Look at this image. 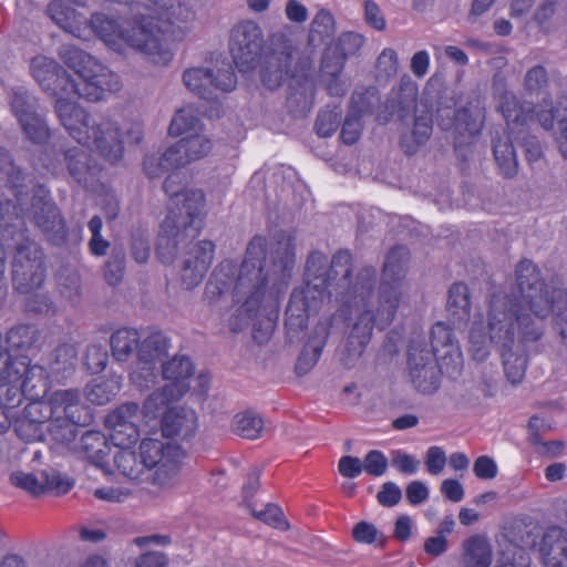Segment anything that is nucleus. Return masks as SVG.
<instances>
[{"instance_id":"nucleus-1","label":"nucleus","mask_w":567,"mask_h":567,"mask_svg":"<svg viewBox=\"0 0 567 567\" xmlns=\"http://www.w3.org/2000/svg\"><path fill=\"white\" fill-rule=\"evenodd\" d=\"M266 252L265 238L254 237L248 244L237 277L230 280L235 266L231 261H223L205 286V299L214 303L231 288L233 301L240 303L247 316L251 317L262 301L267 284L285 277L295 265V244L286 234H280L271 246V272L267 269Z\"/></svg>"},{"instance_id":"nucleus-2","label":"nucleus","mask_w":567,"mask_h":567,"mask_svg":"<svg viewBox=\"0 0 567 567\" xmlns=\"http://www.w3.org/2000/svg\"><path fill=\"white\" fill-rule=\"evenodd\" d=\"M161 224L156 254L165 265H172L182 249H186L181 267V279L187 289H194L205 278L215 255V244L200 240L193 244L204 227L205 195L202 190H186L175 202Z\"/></svg>"},{"instance_id":"nucleus-3","label":"nucleus","mask_w":567,"mask_h":567,"mask_svg":"<svg viewBox=\"0 0 567 567\" xmlns=\"http://www.w3.org/2000/svg\"><path fill=\"white\" fill-rule=\"evenodd\" d=\"M352 272L351 254L348 250L337 251L329 275L337 301L343 307H369L377 313L380 327H388L398 310L409 302L408 282L380 278L375 293L377 269L373 266H363L354 276Z\"/></svg>"},{"instance_id":"nucleus-4","label":"nucleus","mask_w":567,"mask_h":567,"mask_svg":"<svg viewBox=\"0 0 567 567\" xmlns=\"http://www.w3.org/2000/svg\"><path fill=\"white\" fill-rule=\"evenodd\" d=\"M517 292L499 290L494 292L487 303L485 326L473 324L470 331L468 351L475 361L483 362L491 353L489 346L507 347L520 341H538L543 337V324L532 312Z\"/></svg>"},{"instance_id":"nucleus-5","label":"nucleus","mask_w":567,"mask_h":567,"mask_svg":"<svg viewBox=\"0 0 567 567\" xmlns=\"http://www.w3.org/2000/svg\"><path fill=\"white\" fill-rule=\"evenodd\" d=\"M0 229L3 240L12 241V279L17 290L28 293L40 287L45 271L43 252L28 236L24 219L10 199L0 203Z\"/></svg>"},{"instance_id":"nucleus-6","label":"nucleus","mask_w":567,"mask_h":567,"mask_svg":"<svg viewBox=\"0 0 567 567\" xmlns=\"http://www.w3.org/2000/svg\"><path fill=\"white\" fill-rule=\"evenodd\" d=\"M54 107L63 127L79 144L95 151L110 163L122 158L124 145L116 122L105 116L91 117L69 99H58Z\"/></svg>"},{"instance_id":"nucleus-7","label":"nucleus","mask_w":567,"mask_h":567,"mask_svg":"<svg viewBox=\"0 0 567 567\" xmlns=\"http://www.w3.org/2000/svg\"><path fill=\"white\" fill-rule=\"evenodd\" d=\"M417 92V84L409 75H403L399 86L391 91L385 102V111L391 117L405 121L414 115L412 128L403 133L400 140L402 151L409 156L414 155L429 141L433 127L430 111L416 109Z\"/></svg>"},{"instance_id":"nucleus-8","label":"nucleus","mask_w":567,"mask_h":567,"mask_svg":"<svg viewBox=\"0 0 567 567\" xmlns=\"http://www.w3.org/2000/svg\"><path fill=\"white\" fill-rule=\"evenodd\" d=\"M59 56L75 72V78H72L75 96L96 102L103 99L105 92L121 89L118 75L83 50L72 44H62Z\"/></svg>"},{"instance_id":"nucleus-9","label":"nucleus","mask_w":567,"mask_h":567,"mask_svg":"<svg viewBox=\"0 0 567 567\" xmlns=\"http://www.w3.org/2000/svg\"><path fill=\"white\" fill-rule=\"evenodd\" d=\"M515 274L528 310L540 322L542 319L553 313L555 329L559 333L561 342L567 346V306L561 305L559 300L549 298V291L545 288L540 270L533 261L522 260L517 265Z\"/></svg>"},{"instance_id":"nucleus-10","label":"nucleus","mask_w":567,"mask_h":567,"mask_svg":"<svg viewBox=\"0 0 567 567\" xmlns=\"http://www.w3.org/2000/svg\"><path fill=\"white\" fill-rule=\"evenodd\" d=\"M13 205L28 215L49 243L54 246L66 243L69 230L65 220L44 186L30 187L25 203L22 206L18 203Z\"/></svg>"},{"instance_id":"nucleus-11","label":"nucleus","mask_w":567,"mask_h":567,"mask_svg":"<svg viewBox=\"0 0 567 567\" xmlns=\"http://www.w3.org/2000/svg\"><path fill=\"white\" fill-rule=\"evenodd\" d=\"M122 41L155 64L166 65L173 58L163 32L150 17L124 21Z\"/></svg>"},{"instance_id":"nucleus-12","label":"nucleus","mask_w":567,"mask_h":567,"mask_svg":"<svg viewBox=\"0 0 567 567\" xmlns=\"http://www.w3.org/2000/svg\"><path fill=\"white\" fill-rule=\"evenodd\" d=\"M408 368L414 388L426 394L434 393L440 388L441 374H446L442 361L429 350L426 337L422 333H415L410 340Z\"/></svg>"},{"instance_id":"nucleus-13","label":"nucleus","mask_w":567,"mask_h":567,"mask_svg":"<svg viewBox=\"0 0 567 567\" xmlns=\"http://www.w3.org/2000/svg\"><path fill=\"white\" fill-rule=\"evenodd\" d=\"M179 463H90L95 471L106 480L122 483L130 481L134 484H142L154 487H162L169 483V472L175 470Z\"/></svg>"},{"instance_id":"nucleus-14","label":"nucleus","mask_w":567,"mask_h":567,"mask_svg":"<svg viewBox=\"0 0 567 567\" xmlns=\"http://www.w3.org/2000/svg\"><path fill=\"white\" fill-rule=\"evenodd\" d=\"M264 48V32L257 22L244 20L230 30L229 52L240 72H248L258 65Z\"/></svg>"},{"instance_id":"nucleus-15","label":"nucleus","mask_w":567,"mask_h":567,"mask_svg":"<svg viewBox=\"0 0 567 567\" xmlns=\"http://www.w3.org/2000/svg\"><path fill=\"white\" fill-rule=\"evenodd\" d=\"M185 86L204 100L215 99L216 91L230 92L236 87L237 79L228 62H220L214 68H189L183 73Z\"/></svg>"},{"instance_id":"nucleus-16","label":"nucleus","mask_w":567,"mask_h":567,"mask_svg":"<svg viewBox=\"0 0 567 567\" xmlns=\"http://www.w3.org/2000/svg\"><path fill=\"white\" fill-rule=\"evenodd\" d=\"M10 484L24 491L30 496L39 498L44 495L62 496L75 485V480L54 468L37 472L13 471L9 475Z\"/></svg>"},{"instance_id":"nucleus-17","label":"nucleus","mask_w":567,"mask_h":567,"mask_svg":"<svg viewBox=\"0 0 567 567\" xmlns=\"http://www.w3.org/2000/svg\"><path fill=\"white\" fill-rule=\"evenodd\" d=\"M321 284L308 282L301 289H295L290 296L286 309L285 327L290 342L307 328V321L311 312H317L322 300Z\"/></svg>"},{"instance_id":"nucleus-18","label":"nucleus","mask_w":567,"mask_h":567,"mask_svg":"<svg viewBox=\"0 0 567 567\" xmlns=\"http://www.w3.org/2000/svg\"><path fill=\"white\" fill-rule=\"evenodd\" d=\"M169 349L167 337L161 331H153L145 337L138 347V368L133 371L132 380L140 388H150L155 383V365L165 362Z\"/></svg>"},{"instance_id":"nucleus-19","label":"nucleus","mask_w":567,"mask_h":567,"mask_svg":"<svg viewBox=\"0 0 567 567\" xmlns=\"http://www.w3.org/2000/svg\"><path fill=\"white\" fill-rule=\"evenodd\" d=\"M140 419V406L134 402H126L107 414L105 425L112 431L111 441L115 449L124 452L137 441Z\"/></svg>"},{"instance_id":"nucleus-20","label":"nucleus","mask_w":567,"mask_h":567,"mask_svg":"<svg viewBox=\"0 0 567 567\" xmlns=\"http://www.w3.org/2000/svg\"><path fill=\"white\" fill-rule=\"evenodd\" d=\"M429 350L442 361V369L450 378H456L463 369V357L450 327L443 322L433 324Z\"/></svg>"},{"instance_id":"nucleus-21","label":"nucleus","mask_w":567,"mask_h":567,"mask_svg":"<svg viewBox=\"0 0 567 567\" xmlns=\"http://www.w3.org/2000/svg\"><path fill=\"white\" fill-rule=\"evenodd\" d=\"M31 74L44 91L60 99L74 95L72 76L66 73L53 59L39 55L31 60Z\"/></svg>"},{"instance_id":"nucleus-22","label":"nucleus","mask_w":567,"mask_h":567,"mask_svg":"<svg viewBox=\"0 0 567 567\" xmlns=\"http://www.w3.org/2000/svg\"><path fill=\"white\" fill-rule=\"evenodd\" d=\"M493 94L496 101V109L508 126H524L528 121L533 120V110L507 87L506 80L503 76H494Z\"/></svg>"},{"instance_id":"nucleus-23","label":"nucleus","mask_w":567,"mask_h":567,"mask_svg":"<svg viewBox=\"0 0 567 567\" xmlns=\"http://www.w3.org/2000/svg\"><path fill=\"white\" fill-rule=\"evenodd\" d=\"M292 45L282 40L280 50L274 49L265 56L261 68V81L270 90L277 89L287 78L292 55Z\"/></svg>"},{"instance_id":"nucleus-24","label":"nucleus","mask_w":567,"mask_h":567,"mask_svg":"<svg viewBox=\"0 0 567 567\" xmlns=\"http://www.w3.org/2000/svg\"><path fill=\"white\" fill-rule=\"evenodd\" d=\"M53 416L70 417L75 422H91L90 410L82 403L79 390H56L49 396Z\"/></svg>"},{"instance_id":"nucleus-25","label":"nucleus","mask_w":567,"mask_h":567,"mask_svg":"<svg viewBox=\"0 0 567 567\" xmlns=\"http://www.w3.org/2000/svg\"><path fill=\"white\" fill-rule=\"evenodd\" d=\"M161 426L165 437H189L198 427V417L190 408L173 406L164 412Z\"/></svg>"},{"instance_id":"nucleus-26","label":"nucleus","mask_w":567,"mask_h":567,"mask_svg":"<svg viewBox=\"0 0 567 567\" xmlns=\"http://www.w3.org/2000/svg\"><path fill=\"white\" fill-rule=\"evenodd\" d=\"M0 183L12 189L16 202L22 206L29 197V188L32 187L31 181L14 164L10 153L0 147Z\"/></svg>"},{"instance_id":"nucleus-27","label":"nucleus","mask_w":567,"mask_h":567,"mask_svg":"<svg viewBox=\"0 0 567 567\" xmlns=\"http://www.w3.org/2000/svg\"><path fill=\"white\" fill-rule=\"evenodd\" d=\"M539 551L546 567H567V530L560 526L547 527Z\"/></svg>"},{"instance_id":"nucleus-28","label":"nucleus","mask_w":567,"mask_h":567,"mask_svg":"<svg viewBox=\"0 0 567 567\" xmlns=\"http://www.w3.org/2000/svg\"><path fill=\"white\" fill-rule=\"evenodd\" d=\"M331 319L320 321L313 329L296 362V372L305 375L312 370L319 360L322 349L330 334Z\"/></svg>"},{"instance_id":"nucleus-29","label":"nucleus","mask_w":567,"mask_h":567,"mask_svg":"<svg viewBox=\"0 0 567 567\" xmlns=\"http://www.w3.org/2000/svg\"><path fill=\"white\" fill-rule=\"evenodd\" d=\"M210 150V140L199 131L194 134L186 135L168 147L167 156H176L174 161L183 167L192 162L203 158Z\"/></svg>"},{"instance_id":"nucleus-30","label":"nucleus","mask_w":567,"mask_h":567,"mask_svg":"<svg viewBox=\"0 0 567 567\" xmlns=\"http://www.w3.org/2000/svg\"><path fill=\"white\" fill-rule=\"evenodd\" d=\"M535 341H520L507 347L496 348L501 354L504 374L512 385L522 383L527 369L526 344Z\"/></svg>"},{"instance_id":"nucleus-31","label":"nucleus","mask_w":567,"mask_h":567,"mask_svg":"<svg viewBox=\"0 0 567 567\" xmlns=\"http://www.w3.org/2000/svg\"><path fill=\"white\" fill-rule=\"evenodd\" d=\"M536 117L537 122L545 130L554 128L555 123L557 124V143L561 155L567 158V99H561L556 107L536 109L533 117Z\"/></svg>"},{"instance_id":"nucleus-32","label":"nucleus","mask_w":567,"mask_h":567,"mask_svg":"<svg viewBox=\"0 0 567 567\" xmlns=\"http://www.w3.org/2000/svg\"><path fill=\"white\" fill-rule=\"evenodd\" d=\"M493 156L499 174L512 179L518 173V158L509 133L503 132L492 140Z\"/></svg>"},{"instance_id":"nucleus-33","label":"nucleus","mask_w":567,"mask_h":567,"mask_svg":"<svg viewBox=\"0 0 567 567\" xmlns=\"http://www.w3.org/2000/svg\"><path fill=\"white\" fill-rule=\"evenodd\" d=\"M188 389L187 383L171 382L155 390L144 402V415L151 419L156 417L169 403L181 400Z\"/></svg>"},{"instance_id":"nucleus-34","label":"nucleus","mask_w":567,"mask_h":567,"mask_svg":"<svg viewBox=\"0 0 567 567\" xmlns=\"http://www.w3.org/2000/svg\"><path fill=\"white\" fill-rule=\"evenodd\" d=\"M76 349L72 344H61L49 355L47 371L56 381L69 378L75 370Z\"/></svg>"},{"instance_id":"nucleus-35","label":"nucleus","mask_w":567,"mask_h":567,"mask_svg":"<svg viewBox=\"0 0 567 567\" xmlns=\"http://www.w3.org/2000/svg\"><path fill=\"white\" fill-rule=\"evenodd\" d=\"M327 256L320 251H313L309 255L306 262V275L308 277V282L321 284L322 287H318L322 289V300L324 297H334L337 299L336 289L330 285L329 275L331 271L333 257L331 258L330 266L327 269Z\"/></svg>"},{"instance_id":"nucleus-36","label":"nucleus","mask_w":567,"mask_h":567,"mask_svg":"<svg viewBox=\"0 0 567 567\" xmlns=\"http://www.w3.org/2000/svg\"><path fill=\"white\" fill-rule=\"evenodd\" d=\"M140 454L142 461H177L185 457V452L176 442H163L146 437L141 442Z\"/></svg>"},{"instance_id":"nucleus-37","label":"nucleus","mask_w":567,"mask_h":567,"mask_svg":"<svg viewBox=\"0 0 567 567\" xmlns=\"http://www.w3.org/2000/svg\"><path fill=\"white\" fill-rule=\"evenodd\" d=\"M462 559L465 567H489L492 547L485 536L473 535L463 543Z\"/></svg>"},{"instance_id":"nucleus-38","label":"nucleus","mask_w":567,"mask_h":567,"mask_svg":"<svg viewBox=\"0 0 567 567\" xmlns=\"http://www.w3.org/2000/svg\"><path fill=\"white\" fill-rule=\"evenodd\" d=\"M20 372H23L21 378L22 388L31 399H39L43 396L48 389V371L40 365H30L25 358V363L17 365Z\"/></svg>"},{"instance_id":"nucleus-39","label":"nucleus","mask_w":567,"mask_h":567,"mask_svg":"<svg viewBox=\"0 0 567 567\" xmlns=\"http://www.w3.org/2000/svg\"><path fill=\"white\" fill-rule=\"evenodd\" d=\"M230 430L235 435L246 440H257L266 431L262 417L254 411L239 412L234 415Z\"/></svg>"},{"instance_id":"nucleus-40","label":"nucleus","mask_w":567,"mask_h":567,"mask_svg":"<svg viewBox=\"0 0 567 567\" xmlns=\"http://www.w3.org/2000/svg\"><path fill=\"white\" fill-rule=\"evenodd\" d=\"M410 251L405 246H395L385 255L381 278L406 281Z\"/></svg>"},{"instance_id":"nucleus-41","label":"nucleus","mask_w":567,"mask_h":567,"mask_svg":"<svg viewBox=\"0 0 567 567\" xmlns=\"http://www.w3.org/2000/svg\"><path fill=\"white\" fill-rule=\"evenodd\" d=\"M64 159L70 176L79 184L86 185L95 175V167L90 164V157L83 150L74 147L65 151Z\"/></svg>"},{"instance_id":"nucleus-42","label":"nucleus","mask_w":567,"mask_h":567,"mask_svg":"<svg viewBox=\"0 0 567 567\" xmlns=\"http://www.w3.org/2000/svg\"><path fill=\"white\" fill-rule=\"evenodd\" d=\"M140 336L134 329H118L111 336L112 355L118 362H125L138 350Z\"/></svg>"},{"instance_id":"nucleus-43","label":"nucleus","mask_w":567,"mask_h":567,"mask_svg":"<svg viewBox=\"0 0 567 567\" xmlns=\"http://www.w3.org/2000/svg\"><path fill=\"white\" fill-rule=\"evenodd\" d=\"M346 308L350 311L354 310L359 313L348 338L351 339L352 342L357 341L363 346H367L370 342L374 324L380 326L378 323L377 313H374L369 307Z\"/></svg>"},{"instance_id":"nucleus-44","label":"nucleus","mask_w":567,"mask_h":567,"mask_svg":"<svg viewBox=\"0 0 567 567\" xmlns=\"http://www.w3.org/2000/svg\"><path fill=\"white\" fill-rule=\"evenodd\" d=\"M336 32V23L333 16L328 10H320L315 16L310 24L308 43L318 47L326 43L333 37Z\"/></svg>"},{"instance_id":"nucleus-45","label":"nucleus","mask_w":567,"mask_h":567,"mask_svg":"<svg viewBox=\"0 0 567 567\" xmlns=\"http://www.w3.org/2000/svg\"><path fill=\"white\" fill-rule=\"evenodd\" d=\"M447 121L442 120L441 127L445 131H454L461 137H472L477 132V126L471 118L466 109L445 110Z\"/></svg>"},{"instance_id":"nucleus-46","label":"nucleus","mask_w":567,"mask_h":567,"mask_svg":"<svg viewBox=\"0 0 567 567\" xmlns=\"http://www.w3.org/2000/svg\"><path fill=\"white\" fill-rule=\"evenodd\" d=\"M81 450L87 461H102L110 456L112 445L101 432L87 431L81 437Z\"/></svg>"},{"instance_id":"nucleus-47","label":"nucleus","mask_w":567,"mask_h":567,"mask_svg":"<svg viewBox=\"0 0 567 567\" xmlns=\"http://www.w3.org/2000/svg\"><path fill=\"white\" fill-rule=\"evenodd\" d=\"M202 131L196 111L190 106L179 109L173 116L168 132L173 136L189 135Z\"/></svg>"},{"instance_id":"nucleus-48","label":"nucleus","mask_w":567,"mask_h":567,"mask_svg":"<svg viewBox=\"0 0 567 567\" xmlns=\"http://www.w3.org/2000/svg\"><path fill=\"white\" fill-rule=\"evenodd\" d=\"M447 309L457 320H467L471 312V297L466 285L462 282L452 285L449 291Z\"/></svg>"},{"instance_id":"nucleus-49","label":"nucleus","mask_w":567,"mask_h":567,"mask_svg":"<svg viewBox=\"0 0 567 567\" xmlns=\"http://www.w3.org/2000/svg\"><path fill=\"white\" fill-rule=\"evenodd\" d=\"M51 20L66 32L74 33L79 30L81 21L76 12L64 6L62 0H52L47 9Z\"/></svg>"},{"instance_id":"nucleus-50","label":"nucleus","mask_w":567,"mask_h":567,"mask_svg":"<svg viewBox=\"0 0 567 567\" xmlns=\"http://www.w3.org/2000/svg\"><path fill=\"white\" fill-rule=\"evenodd\" d=\"M549 85V75L547 69L542 64L529 68L522 82L523 91L526 96H540Z\"/></svg>"},{"instance_id":"nucleus-51","label":"nucleus","mask_w":567,"mask_h":567,"mask_svg":"<svg viewBox=\"0 0 567 567\" xmlns=\"http://www.w3.org/2000/svg\"><path fill=\"white\" fill-rule=\"evenodd\" d=\"M90 422H75L70 417L53 416L47 425V432L59 443H70L78 434V426L89 425Z\"/></svg>"},{"instance_id":"nucleus-52","label":"nucleus","mask_w":567,"mask_h":567,"mask_svg":"<svg viewBox=\"0 0 567 567\" xmlns=\"http://www.w3.org/2000/svg\"><path fill=\"white\" fill-rule=\"evenodd\" d=\"M380 102V94L375 86L362 87L352 93L350 113L357 116L371 114Z\"/></svg>"},{"instance_id":"nucleus-53","label":"nucleus","mask_w":567,"mask_h":567,"mask_svg":"<svg viewBox=\"0 0 567 567\" xmlns=\"http://www.w3.org/2000/svg\"><path fill=\"white\" fill-rule=\"evenodd\" d=\"M91 27L96 34H99L107 43H116L122 40V30L124 29V21L118 23L116 20L102 14L95 13L90 20Z\"/></svg>"},{"instance_id":"nucleus-54","label":"nucleus","mask_w":567,"mask_h":567,"mask_svg":"<svg viewBox=\"0 0 567 567\" xmlns=\"http://www.w3.org/2000/svg\"><path fill=\"white\" fill-rule=\"evenodd\" d=\"M163 378L172 382H183L194 373V367L190 359L186 355H175L162 365Z\"/></svg>"},{"instance_id":"nucleus-55","label":"nucleus","mask_w":567,"mask_h":567,"mask_svg":"<svg viewBox=\"0 0 567 567\" xmlns=\"http://www.w3.org/2000/svg\"><path fill=\"white\" fill-rule=\"evenodd\" d=\"M38 339L39 331L32 324H18L7 333V342L14 350H28L35 344Z\"/></svg>"},{"instance_id":"nucleus-56","label":"nucleus","mask_w":567,"mask_h":567,"mask_svg":"<svg viewBox=\"0 0 567 567\" xmlns=\"http://www.w3.org/2000/svg\"><path fill=\"white\" fill-rule=\"evenodd\" d=\"M498 371L493 364L481 367L475 374V388L485 398H493L498 392Z\"/></svg>"},{"instance_id":"nucleus-57","label":"nucleus","mask_w":567,"mask_h":567,"mask_svg":"<svg viewBox=\"0 0 567 567\" xmlns=\"http://www.w3.org/2000/svg\"><path fill=\"white\" fill-rule=\"evenodd\" d=\"M168 148L161 155L151 154L144 158V172L150 178H155L164 172L179 168V164L174 161L176 156H167Z\"/></svg>"},{"instance_id":"nucleus-58","label":"nucleus","mask_w":567,"mask_h":567,"mask_svg":"<svg viewBox=\"0 0 567 567\" xmlns=\"http://www.w3.org/2000/svg\"><path fill=\"white\" fill-rule=\"evenodd\" d=\"M11 107L18 117V121L25 118L28 115H32L39 110L38 100L23 87L13 90Z\"/></svg>"},{"instance_id":"nucleus-59","label":"nucleus","mask_w":567,"mask_h":567,"mask_svg":"<svg viewBox=\"0 0 567 567\" xmlns=\"http://www.w3.org/2000/svg\"><path fill=\"white\" fill-rule=\"evenodd\" d=\"M19 123L25 135L34 143H43L49 137V128L39 110Z\"/></svg>"},{"instance_id":"nucleus-60","label":"nucleus","mask_w":567,"mask_h":567,"mask_svg":"<svg viewBox=\"0 0 567 567\" xmlns=\"http://www.w3.org/2000/svg\"><path fill=\"white\" fill-rule=\"evenodd\" d=\"M341 115L342 111L339 106L320 111L315 124L317 134L321 137L331 136L340 125Z\"/></svg>"},{"instance_id":"nucleus-61","label":"nucleus","mask_w":567,"mask_h":567,"mask_svg":"<svg viewBox=\"0 0 567 567\" xmlns=\"http://www.w3.org/2000/svg\"><path fill=\"white\" fill-rule=\"evenodd\" d=\"M125 270V251L122 248H114L105 264L104 277L111 286H116L123 279Z\"/></svg>"},{"instance_id":"nucleus-62","label":"nucleus","mask_w":567,"mask_h":567,"mask_svg":"<svg viewBox=\"0 0 567 567\" xmlns=\"http://www.w3.org/2000/svg\"><path fill=\"white\" fill-rule=\"evenodd\" d=\"M33 400L34 401L25 405L23 415L29 420V422L38 424L42 429L43 426L47 427L48 423H50L53 417L49 399L47 401Z\"/></svg>"},{"instance_id":"nucleus-63","label":"nucleus","mask_w":567,"mask_h":567,"mask_svg":"<svg viewBox=\"0 0 567 567\" xmlns=\"http://www.w3.org/2000/svg\"><path fill=\"white\" fill-rule=\"evenodd\" d=\"M375 69L378 78L384 80L394 78L399 71V58L396 52L391 48H385L377 59Z\"/></svg>"},{"instance_id":"nucleus-64","label":"nucleus","mask_w":567,"mask_h":567,"mask_svg":"<svg viewBox=\"0 0 567 567\" xmlns=\"http://www.w3.org/2000/svg\"><path fill=\"white\" fill-rule=\"evenodd\" d=\"M115 385L112 381L93 382L86 386L85 396L93 404L103 405L115 395Z\"/></svg>"}]
</instances>
